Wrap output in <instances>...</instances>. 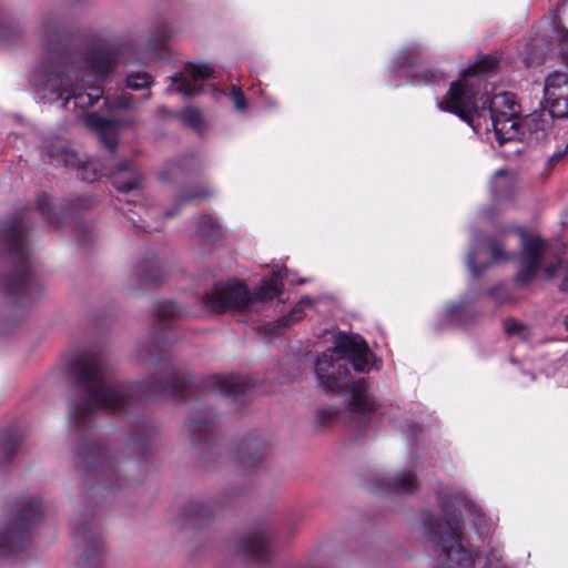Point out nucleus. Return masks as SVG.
Returning a JSON list of instances; mask_svg holds the SVG:
<instances>
[{"instance_id":"1","label":"nucleus","mask_w":568,"mask_h":568,"mask_svg":"<svg viewBox=\"0 0 568 568\" xmlns=\"http://www.w3.org/2000/svg\"><path fill=\"white\" fill-rule=\"evenodd\" d=\"M44 57L36 65L31 83L37 97L47 103L69 100L87 109L98 102L103 92L95 85L119 61L120 50L113 42H99L72 59L65 49L67 34L60 24L48 19L41 30Z\"/></svg>"},{"instance_id":"2","label":"nucleus","mask_w":568,"mask_h":568,"mask_svg":"<svg viewBox=\"0 0 568 568\" xmlns=\"http://www.w3.org/2000/svg\"><path fill=\"white\" fill-rule=\"evenodd\" d=\"M69 369L84 394L83 398L70 405L69 420L74 427L87 425L97 412H120L130 406L135 397L176 396L180 388L187 385L185 379L175 377H170L165 383L151 379L129 385L112 384L103 356L93 351L74 354Z\"/></svg>"},{"instance_id":"3","label":"nucleus","mask_w":568,"mask_h":568,"mask_svg":"<svg viewBox=\"0 0 568 568\" xmlns=\"http://www.w3.org/2000/svg\"><path fill=\"white\" fill-rule=\"evenodd\" d=\"M496 64L497 60L493 57H479L462 72L457 81L450 84L449 91L437 105L442 111L458 115L473 128L475 119L488 111L496 139L499 144H504L520 134L518 126L520 105L515 94L500 92L491 98L481 95L479 101L477 100L483 81L481 75L493 70Z\"/></svg>"},{"instance_id":"4","label":"nucleus","mask_w":568,"mask_h":568,"mask_svg":"<svg viewBox=\"0 0 568 568\" xmlns=\"http://www.w3.org/2000/svg\"><path fill=\"white\" fill-rule=\"evenodd\" d=\"M513 233L519 235L521 244L520 268L515 276V282L518 285H528L536 277L539 270H542L548 278L562 275L565 282H568V266L565 267L561 262L565 247L557 248L536 232H527L518 227H507L498 231L494 237L486 242L495 262L510 261L517 256L516 253L503 251L507 237Z\"/></svg>"},{"instance_id":"5","label":"nucleus","mask_w":568,"mask_h":568,"mask_svg":"<svg viewBox=\"0 0 568 568\" xmlns=\"http://www.w3.org/2000/svg\"><path fill=\"white\" fill-rule=\"evenodd\" d=\"M349 363L356 372H366L373 365V354L359 335L339 332L334 336L333 349L323 353L314 364L320 387L333 394L346 390Z\"/></svg>"},{"instance_id":"6","label":"nucleus","mask_w":568,"mask_h":568,"mask_svg":"<svg viewBox=\"0 0 568 568\" xmlns=\"http://www.w3.org/2000/svg\"><path fill=\"white\" fill-rule=\"evenodd\" d=\"M459 514L455 504H445L444 515H430L424 524L425 534L437 554L438 568H469L473 552L459 532Z\"/></svg>"},{"instance_id":"7","label":"nucleus","mask_w":568,"mask_h":568,"mask_svg":"<svg viewBox=\"0 0 568 568\" xmlns=\"http://www.w3.org/2000/svg\"><path fill=\"white\" fill-rule=\"evenodd\" d=\"M283 290L281 272H274L271 277L263 278L261 285L251 295L248 288L235 281L215 284L204 297L203 303L212 313L243 314L251 312L257 302L271 301Z\"/></svg>"},{"instance_id":"8","label":"nucleus","mask_w":568,"mask_h":568,"mask_svg":"<svg viewBox=\"0 0 568 568\" xmlns=\"http://www.w3.org/2000/svg\"><path fill=\"white\" fill-rule=\"evenodd\" d=\"M26 216L3 223L2 242L4 255L12 270L6 278V288L9 294L19 295L21 304L28 303L34 291V284L30 277L31 255L27 244L24 232Z\"/></svg>"},{"instance_id":"9","label":"nucleus","mask_w":568,"mask_h":568,"mask_svg":"<svg viewBox=\"0 0 568 568\" xmlns=\"http://www.w3.org/2000/svg\"><path fill=\"white\" fill-rule=\"evenodd\" d=\"M41 518L42 507L37 498L20 500L17 510L0 530V556H10L20 550L24 546L28 532Z\"/></svg>"},{"instance_id":"10","label":"nucleus","mask_w":568,"mask_h":568,"mask_svg":"<svg viewBox=\"0 0 568 568\" xmlns=\"http://www.w3.org/2000/svg\"><path fill=\"white\" fill-rule=\"evenodd\" d=\"M43 148L54 165L80 170V178L82 180L88 182L94 181L95 173L89 174L91 165L71 150L65 140L59 136L47 139Z\"/></svg>"},{"instance_id":"11","label":"nucleus","mask_w":568,"mask_h":568,"mask_svg":"<svg viewBox=\"0 0 568 568\" xmlns=\"http://www.w3.org/2000/svg\"><path fill=\"white\" fill-rule=\"evenodd\" d=\"M544 99L551 118H568V75L557 71L549 74L544 84Z\"/></svg>"},{"instance_id":"12","label":"nucleus","mask_w":568,"mask_h":568,"mask_svg":"<svg viewBox=\"0 0 568 568\" xmlns=\"http://www.w3.org/2000/svg\"><path fill=\"white\" fill-rule=\"evenodd\" d=\"M351 418L358 427L371 424L376 415V404L367 392V384L361 379L352 385L351 400L348 404Z\"/></svg>"},{"instance_id":"13","label":"nucleus","mask_w":568,"mask_h":568,"mask_svg":"<svg viewBox=\"0 0 568 568\" xmlns=\"http://www.w3.org/2000/svg\"><path fill=\"white\" fill-rule=\"evenodd\" d=\"M419 49L416 45L405 48L397 57L395 73L410 78L414 84H429L444 79L445 74L434 70H416V59Z\"/></svg>"},{"instance_id":"14","label":"nucleus","mask_w":568,"mask_h":568,"mask_svg":"<svg viewBox=\"0 0 568 568\" xmlns=\"http://www.w3.org/2000/svg\"><path fill=\"white\" fill-rule=\"evenodd\" d=\"M213 73L212 68L206 63L191 64L186 68L184 74H178L173 78L175 91L191 97L197 94L202 90L203 81Z\"/></svg>"},{"instance_id":"15","label":"nucleus","mask_w":568,"mask_h":568,"mask_svg":"<svg viewBox=\"0 0 568 568\" xmlns=\"http://www.w3.org/2000/svg\"><path fill=\"white\" fill-rule=\"evenodd\" d=\"M520 134L516 140H526L529 143H539L548 135L549 121L542 112L535 111L523 121L518 119ZM515 141V139L513 140Z\"/></svg>"},{"instance_id":"16","label":"nucleus","mask_w":568,"mask_h":568,"mask_svg":"<svg viewBox=\"0 0 568 568\" xmlns=\"http://www.w3.org/2000/svg\"><path fill=\"white\" fill-rule=\"evenodd\" d=\"M85 124L98 132L100 140L108 150L112 151L116 146L118 131L121 124L119 121L90 113L85 116Z\"/></svg>"},{"instance_id":"17","label":"nucleus","mask_w":568,"mask_h":568,"mask_svg":"<svg viewBox=\"0 0 568 568\" xmlns=\"http://www.w3.org/2000/svg\"><path fill=\"white\" fill-rule=\"evenodd\" d=\"M270 540L265 532L257 531L240 541L239 554L248 560L262 561L270 556Z\"/></svg>"},{"instance_id":"18","label":"nucleus","mask_w":568,"mask_h":568,"mask_svg":"<svg viewBox=\"0 0 568 568\" xmlns=\"http://www.w3.org/2000/svg\"><path fill=\"white\" fill-rule=\"evenodd\" d=\"M109 176L113 186L121 192L136 189L141 182V174L129 160L121 161Z\"/></svg>"},{"instance_id":"19","label":"nucleus","mask_w":568,"mask_h":568,"mask_svg":"<svg viewBox=\"0 0 568 568\" xmlns=\"http://www.w3.org/2000/svg\"><path fill=\"white\" fill-rule=\"evenodd\" d=\"M442 316L446 323L459 327L471 325L477 320V313L465 301L449 305Z\"/></svg>"},{"instance_id":"20","label":"nucleus","mask_w":568,"mask_h":568,"mask_svg":"<svg viewBox=\"0 0 568 568\" xmlns=\"http://www.w3.org/2000/svg\"><path fill=\"white\" fill-rule=\"evenodd\" d=\"M312 305V300L310 297L302 298L292 311L281 318H278L275 323L266 325L264 327V332L267 335L277 334L285 328H287L291 324L302 320L304 317V311L306 307Z\"/></svg>"},{"instance_id":"21","label":"nucleus","mask_w":568,"mask_h":568,"mask_svg":"<svg viewBox=\"0 0 568 568\" xmlns=\"http://www.w3.org/2000/svg\"><path fill=\"white\" fill-rule=\"evenodd\" d=\"M212 387L217 388L223 394H241L247 388V384L239 376H214L212 377Z\"/></svg>"},{"instance_id":"22","label":"nucleus","mask_w":568,"mask_h":568,"mask_svg":"<svg viewBox=\"0 0 568 568\" xmlns=\"http://www.w3.org/2000/svg\"><path fill=\"white\" fill-rule=\"evenodd\" d=\"M197 233L202 237H216L221 234V225L210 215L200 216L197 222Z\"/></svg>"},{"instance_id":"23","label":"nucleus","mask_w":568,"mask_h":568,"mask_svg":"<svg viewBox=\"0 0 568 568\" xmlns=\"http://www.w3.org/2000/svg\"><path fill=\"white\" fill-rule=\"evenodd\" d=\"M504 331L508 336H516L521 341H527L531 335L529 326L513 317L504 321Z\"/></svg>"},{"instance_id":"24","label":"nucleus","mask_w":568,"mask_h":568,"mask_svg":"<svg viewBox=\"0 0 568 568\" xmlns=\"http://www.w3.org/2000/svg\"><path fill=\"white\" fill-rule=\"evenodd\" d=\"M416 477L412 471L405 470L397 475V477L389 484L390 488L398 493H408L416 487Z\"/></svg>"},{"instance_id":"25","label":"nucleus","mask_w":568,"mask_h":568,"mask_svg":"<svg viewBox=\"0 0 568 568\" xmlns=\"http://www.w3.org/2000/svg\"><path fill=\"white\" fill-rule=\"evenodd\" d=\"M487 294L489 297H491L496 305H504L514 301L513 293L504 284L493 286L488 290Z\"/></svg>"},{"instance_id":"26","label":"nucleus","mask_w":568,"mask_h":568,"mask_svg":"<svg viewBox=\"0 0 568 568\" xmlns=\"http://www.w3.org/2000/svg\"><path fill=\"white\" fill-rule=\"evenodd\" d=\"M182 122L191 128L199 129L202 123V115L195 108H185L180 115Z\"/></svg>"},{"instance_id":"27","label":"nucleus","mask_w":568,"mask_h":568,"mask_svg":"<svg viewBox=\"0 0 568 568\" xmlns=\"http://www.w3.org/2000/svg\"><path fill=\"white\" fill-rule=\"evenodd\" d=\"M180 314L179 307L173 302H163L156 307V316L159 320L173 318Z\"/></svg>"},{"instance_id":"28","label":"nucleus","mask_w":568,"mask_h":568,"mask_svg":"<svg viewBox=\"0 0 568 568\" xmlns=\"http://www.w3.org/2000/svg\"><path fill=\"white\" fill-rule=\"evenodd\" d=\"M149 84L150 77L143 72L132 73L126 78V85L134 90L146 88Z\"/></svg>"},{"instance_id":"29","label":"nucleus","mask_w":568,"mask_h":568,"mask_svg":"<svg viewBox=\"0 0 568 568\" xmlns=\"http://www.w3.org/2000/svg\"><path fill=\"white\" fill-rule=\"evenodd\" d=\"M229 97L233 101L236 110L243 112L247 109L248 105H247L246 99L244 97L243 91L240 88L233 85L229 93Z\"/></svg>"},{"instance_id":"30","label":"nucleus","mask_w":568,"mask_h":568,"mask_svg":"<svg viewBox=\"0 0 568 568\" xmlns=\"http://www.w3.org/2000/svg\"><path fill=\"white\" fill-rule=\"evenodd\" d=\"M476 257H477V251L475 247H473L467 255V265L469 271L471 272L473 276L475 278H478L481 276V274L486 271L487 266H478L476 264Z\"/></svg>"},{"instance_id":"31","label":"nucleus","mask_w":568,"mask_h":568,"mask_svg":"<svg viewBox=\"0 0 568 568\" xmlns=\"http://www.w3.org/2000/svg\"><path fill=\"white\" fill-rule=\"evenodd\" d=\"M169 38V30L166 27H160L154 36L149 39V45L153 49L159 48Z\"/></svg>"},{"instance_id":"32","label":"nucleus","mask_w":568,"mask_h":568,"mask_svg":"<svg viewBox=\"0 0 568 568\" xmlns=\"http://www.w3.org/2000/svg\"><path fill=\"white\" fill-rule=\"evenodd\" d=\"M559 57L561 62L568 68V30L559 36Z\"/></svg>"},{"instance_id":"33","label":"nucleus","mask_w":568,"mask_h":568,"mask_svg":"<svg viewBox=\"0 0 568 568\" xmlns=\"http://www.w3.org/2000/svg\"><path fill=\"white\" fill-rule=\"evenodd\" d=\"M39 214L50 222V206H49V197L47 195H40L38 197V207H37Z\"/></svg>"},{"instance_id":"34","label":"nucleus","mask_w":568,"mask_h":568,"mask_svg":"<svg viewBox=\"0 0 568 568\" xmlns=\"http://www.w3.org/2000/svg\"><path fill=\"white\" fill-rule=\"evenodd\" d=\"M133 103L132 97L130 94H122L121 97L116 98L110 105V108L115 109H125L130 108Z\"/></svg>"},{"instance_id":"35","label":"nucleus","mask_w":568,"mask_h":568,"mask_svg":"<svg viewBox=\"0 0 568 568\" xmlns=\"http://www.w3.org/2000/svg\"><path fill=\"white\" fill-rule=\"evenodd\" d=\"M209 508L207 504H199L195 509V515L199 517L206 516L209 514Z\"/></svg>"},{"instance_id":"36","label":"nucleus","mask_w":568,"mask_h":568,"mask_svg":"<svg viewBox=\"0 0 568 568\" xmlns=\"http://www.w3.org/2000/svg\"><path fill=\"white\" fill-rule=\"evenodd\" d=\"M566 153V150L565 151H560V152H556L554 153L549 159H548V162L549 163H552L555 161H558L560 160Z\"/></svg>"},{"instance_id":"37","label":"nucleus","mask_w":568,"mask_h":568,"mask_svg":"<svg viewBox=\"0 0 568 568\" xmlns=\"http://www.w3.org/2000/svg\"><path fill=\"white\" fill-rule=\"evenodd\" d=\"M209 195V193H199V194H192L190 196H187V199H193V197H206Z\"/></svg>"},{"instance_id":"38","label":"nucleus","mask_w":568,"mask_h":568,"mask_svg":"<svg viewBox=\"0 0 568 568\" xmlns=\"http://www.w3.org/2000/svg\"><path fill=\"white\" fill-rule=\"evenodd\" d=\"M564 324H565L566 329L568 331V315L565 316Z\"/></svg>"},{"instance_id":"39","label":"nucleus","mask_w":568,"mask_h":568,"mask_svg":"<svg viewBox=\"0 0 568 568\" xmlns=\"http://www.w3.org/2000/svg\"><path fill=\"white\" fill-rule=\"evenodd\" d=\"M481 244V240L478 237V239H475V245L476 246H479Z\"/></svg>"},{"instance_id":"40","label":"nucleus","mask_w":568,"mask_h":568,"mask_svg":"<svg viewBox=\"0 0 568 568\" xmlns=\"http://www.w3.org/2000/svg\"><path fill=\"white\" fill-rule=\"evenodd\" d=\"M504 174V171H497L496 175H503Z\"/></svg>"},{"instance_id":"41","label":"nucleus","mask_w":568,"mask_h":568,"mask_svg":"<svg viewBox=\"0 0 568 568\" xmlns=\"http://www.w3.org/2000/svg\"><path fill=\"white\" fill-rule=\"evenodd\" d=\"M100 550H101V548H100V546L98 545V546H97V552H100Z\"/></svg>"}]
</instances>
